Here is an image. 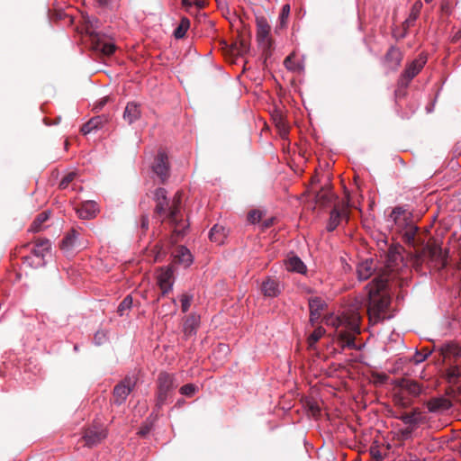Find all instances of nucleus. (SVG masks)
I'll use <instances>...</instances> for the list:
<instances>
[{"instance_id": "nucleus-26", "label": "nucleus", "mask_w": 461, "mask_h": 461, "mask_svg": "<svg viewBox=\"0 0 461 461\" xmlns=\"http://www.w3.org/2000/svg\"><path fill=\"white\" fill-rule=\"evenodd\" d=\"M395 417L401 420L404 424L415 427L420 421L421 412L418 408H416L411 412H404L400 416Z\"/></svg>"}, {"instance_id": "nucleus-59", "label": "nucleus", "mask_w": 461, "mask_h": 461, "mask_svg": "<svg viewBox=\"0 0 461 461\" xmlns=\"http://www.w3.org/2000/svg\"><path fill=\"white\" fill-rule=\"evenodd\" d=\"M220 348L224 351L228 350V348L225 345H220Z\"/></svg>"}, {"instance_id": "nucleus-51", "label": "nucleus", "mask_w": 461, "mask_h": 461, "mask_svg": "<svg viewBox=\"0 0 461 461\" xmlns=\"http://www.w3.org/2000/svg\"><path fill=\"white\" fill-rule=\"evenodd\" d=\"M107 101H108V98L104 97L96 104V105L95 106V109L101 110L106 104Z\"/></svg>"}, {"instance_id": "nucleus-57", "label": "nucleus", "mask_w": 461, "mask_h": 461, "mask_svg": "<svg viewBox=\"0 0 461 461\" xmlns=\"http://www.w3.org/2000/svg\"><path fill=\"white\" fill-rule=\"evenodd\" d=\"M96 1L99 4V5H101V6H105L109 3V0H96Z\"/></svg>"}, {"instance_id": "nucleus-21", "label": "nucleus", "mask_w": 461, "mask_h": 461, "mask_svg": "<svg viewBox=\"0 0 461 461\" xmlns=\"http://www.w3.org/2000/svg\"><path fill=\"white\" fill-rule=\"evenodd\" d=\"M107 122V118L104 115H98L91 118L87 122L82 125L80 131L82 134L86 135L95 130L102 128V126Z\"/></svg>"}, {"instance_id": "nucleus-56", "label": "nucleus", "mask_w": 461, "mask_h": 461, "mask_svg": "<svg viewBox=\"0 0 461 461\" xmlns=\"http://www.w3.org/2000/svg\"><path fill=\"white\" fill-rule=\"evenodd\" d=\"M441 9H442L443 12L448 13L449 12L448 3H443L442 5H441Z\"/></svg>"}, {"instance_id": "nucleus-24", "label": "nucleus", "mask_w": 461, "mask_h": 461, "mask_svg": "<svg viewBox=\"0 0 461 461\" xmlns=\"http://www.w3.org/2000/svg\"><path fill=\"white\" fill-rule=\"evenodd\" d=\"M451 406V402L445 397L433 398L427 402V407L431 412L446 411L448 410Z\"/></svg>"}, {"instance_id": "nucleus-12", "label": "nucleus", "mask_w": 461, "mask_h": 461, "mask_svg": "<svg viewBox=\"0 0 461 461\" xmlns=\"http://www.w3.org/2000/svg\"><path fill=\"white\" fill-rule=\"evenodd\" d=\"M327 307L324 300L321 297H312L309 299L310 322L312 326L319 322V320Z\"/></svg>"}, {"instance_id": "nucleus-14", "label": "nucleus", "mask_w": 461, "mask_h": 461, "mask_svg": "<svg viewBox=\"0 0 461 461\" xmlns=\"http://www.w3.org/2000/svg\"><path fill=\"white\" fill-rule=\"evenodd\" d=\"M98 212V205L94 201L83 202L78 208L77 213L79 218L84 220H90L96 216Z\"/></svg>"}, {"instance_id": "nucleus-34", "label": "nucleus", "mask_w": 461, "mask_h": 461, "mask_svg": "<svg viewBox=\"0 0 461 461\" xmlns=\"http://www.w3.org/2000/svg\"><path fill=\"white\" fill-rule=\"evenodd\" d=\"M461 375L459 368L456 366H449L445 372V378L449 384H456Z\"/></svg>"}, {"instance_id": "nucleus-35", "label": "nucleus", "mask_w": 461, "mask_h": 461, "mask_svg": "<svg viewBox=\"0 0 461 461\" xmlns=\"http://www.w3.org/2000/svg\"><path fill=\"white\" fill-rule=\"evenodd\" d=\"M325 333V330L319 326L317 327L312 333L308 337L307 342L308 347L310 349L315 348V344L319 341V339L323 336Z\"/></svg>"}, {"instance_id": "nucleus-38", "label": "nucleus", "mask_w": 461, "mask_h": 461, "mask_svg": "<svg viewBox=\"0 0 461 461\" xmlns=\"http://www.w3.org/2000/svg\"><path fill=\"white\" fill-rule=\"evenodd\" d=\"M429 254L431 258H439L442 263V267L446 266V258L445 256L442 254V249L440 247L438 246H430L429 248Z\"/></svg>"}, {"instance_id": "nucleus-62", "label": "nucleus", "mask_w": 461, "mask_h": 461, "mask_svg": "<svg viewBox=\"0 0 461 461\" xmlns=\"http://www.w3.org/2000/svg\"><path fill=\"white\" fill-rule=\"evenodd\" d=\"M432 0H425V2L427 3H430Z\"/></svg>"}, {"instance_id": "nucleus-18", "label": "nucleus", "mask_w": 461, "mask_h": 461, "mask_svg": "<svg viewBox=\"0 0 461 461\" xmlns=\"http://www.w3.org/2000/svg\"><path fill=\"white\" fill-rule=\"evenodd\" d=\"M249 50V38L243 34H239L237 39L230 45V52L232 55L243 56Z\"/></svg>"}, {"instance_id": "nucleus-39", "label": "nucleus", "mask_w": 461, "mask_h": 461, "mask_svg": "<svg viewBox=\"0 0 461 461\" xmlns=\"http://www.w3.org/2000/svg\"><path fill=\"white\" fill-rule=\"evenodd\" d=\"M132 305V297L131 295H127L119 304L117 312L122 316L125 312L130 310Z\"/></svg>"}, {"instance_id": "nucleus-9", "label": "nucleus", "mask_w": 461, "mask_h": 461, "mask_svg": "<svg viewBox=\"0 0 461 461\" xmlns=\"http://www.w3.org/2000/svg\"><path fill=\"white\" fill-rule=\"evenodd\" d=\"M152 171L160 178L164 183L169 176L168 158L166 153L159 152L156 157L152 165Z\"/></svg>"}, {"instance_id": "nucleus-2", "label": "nucleus", "mask_w": 461, "mask_h": 461, "mask_svg": "<svg viewBox=\"0 0 461 461\" xmlns=\"http://www.w3.org/2000/svg\"><path fill=\"white\" fill-rule=\"evenodd\" d=\"M183 191L178 190L172 198H168L167 190L162 187L157 188L154 192V217L161 223L169 225L172 230L169 241L172 244L181 240L189 228V223L183 214Z\"/></svg>"}, {"instance_id": "nucleus-30", "label": "nucleus", "mask_w": 461, "mask_h": 461, "mask_svg": "<svg viewBox=\"0 0 461 461\" xmlns=\"http://www.w3.org/2000/svg\"><path fill=\"white\" fill-rule=\"evenodd\" d=\"M226 238L225 228L221 225L215 224L209 232V239L211 241L217 244H221Z\"/></svg>"}, {"instance_id": "nucleus-13", "label": "nucleus", "mask_w": 461, "mask_h": 461, "mask_svg": "<svg viewBox=\"0 0 461 461\" xmlns=\"http://www.w3.org/2000/svg\"><path fill=\"white\" fill-rule=\"evenodd\" d=\"M200 326V316L196 313H190L183 321V333L185 339L194 336Z\"/></svg>"}, {"instance_id": "nucleus-48", "label": "nucleus", "mask_w": 461, "mask_h": 461, "mask_svg": "<svg viewBox=\"0 0 461 461\" xmlns=\"http://www.w3.org/2000/svg\"><path fill=\"white\" fill-rule=\"evenodd\" d=\"M151 429H152L151 423H145L140 427L138 434L141 437H145L150 432Z\"/></svg>"}, {"instance_id": "nucleus-40", "label": "nucleus", "mask_w": 461, "mask_h": 461, "mask_svg": "<svg viewBox=\"0 0 461 461\" xmlns=\"http://www.w3.org/2000/svg\"><path fill=\"white\" fill-rule=\"evenodd\" d=\"M294 54L292 53L289 56H287L284 60L285 67L290 70V71H298L300 69V65L296 64L294 61Z\"/></svg>"}, {"instance_id": "nucleus-20", "label": "nucleus", "mask_w": 461, "mask_h": 461, "mask_svg": "<svg viewBox=\"0 0 461 461\" xmlns=\"http://www.w3.org/2000/svg\"><path fill=\"white\" fill-rule=\"evenodd\" d=\"M376 270L373 259H366L357 266V276L359 280H366L371 277Z\"/></svg>"}, {"instance_id": "nucleus-27", "label": "nucleus", "mask_w": 461, "mask_h": 461, "mask_svg": "<svg viewBox=\"0 0 461 461\" xmlns=\"http://www.w3.org/2000/svg\"><path fill=\"white\" fill-rule=\"evenodd\" d=\"M51 248L50 241L48 239H37L34 242V246L32 252L34 256L43 258Z\"/></svg>"}, {"instance_id": "nucleus-46", "label": "nucleus", "mask_w": 461, "mask_h": 461, "mask_svg": "<svg viewBox=\"0 0 461 461\" xmlns=\"http://www.w3.org/2000/svg\"><path fill=\"white\" fill-rule=\"evenodd\" d=\"M262 218V212L258 210H252L248 214V221L251 223L258 222Z\"/></svg>"}, {"instance_id": "nucleus-16", "label": "nucleus", "mask_w": 461, "mask_h": 461, "mask_svg": "<svg viewBox=\"0 0 461 461\" xmlns=\"http://www.w3.org/2000/svg\"><path fill=\"white\" fill-rule=\"evenodd\" d=\"M402 237L404 241L413 247L423 244L424 240L420 237L419 228L412 224H409L405 227Z\"/></svg>"}, {"instance_id": "nucleus-52", "label": "nucleus", "mask_w": 461, "mask_h": 461, "mask_svg": "<svg viewBox=\"0 0 461 461\" xmlns=\"http://www.w3.org/2000/svg\"><path fill=\"white\" fill-rule=\"evenodd\" d=\"M193 3L200 9L204 8L206 5L205 0H193Z\"/></svg>"}, {"instance_id": "nucleus-23", "label": "nucleus", "mask_w": 461, "mask_h": 461, "mask_svg": "<svg viewBox=\"0 0 461 461\" xmlns=\"http://www.w3.org/2000/svg\"><path fill=\"white\" fill-rule=\"evenodd\" d=\"M140 105L136 103H128L123 112V120L128 124H132L134 122L140 118Z\"/></svg>"}, {"instance_id": "nucleus-32", "label": "nucleus", "mask_w": 461, "mask_h": 461, "mask_svg": "<svg viewBox=\"0 0 461 461\" xmlns=\"http://www.w3.org/2000/svg\"><path fill=\"white\" fill-rule=\"evenodd\" d=\"M50 212H41L32 222L30 230L32 232H39L42 230V224L49 219Z\"/></svg>"}, {"instance_id": "nucleus-43", "label": "nucleus", "mask_w": 461, "mask_h": 461, "mask_svg": "<svg viewBox=\"0 0 461 461\" xmlns=\"http://www.w3.org/2000/svg\"><path fill=\"white\" fill-rule=\"evenodd\" d=\"M430 353L431 352L427 349H423L422 351H416L415 355L413 356V362L415 364H420L423 362L428 358Z\"/></svg>"}, {"instance_id": "nucleus-15", "label": "nucleus", "mask_w": 461, "mask_h": 461, "mask_svg": "<svg viewBox=\"0 0 461 461\" xmlns=\"http://www.w3.org/2000/svg\"><path fill=\"white\" fill-rule=\"evenodd\" d=\"M91 41L93 49L96 51H100L104 55L110 56L115 50L114 44L104 41L100 35L91 34Z\"/></svg>"}, {"instance_id": "nucleus-10", "label": "nucleus", "mask_w": 461, "mask_h": 461, "mask_svg": "<svg viewBox=\"0 0 461 461\" xmlns=\"http://www.w3.org/2000/svg\"><path fill=\"white\" fill-rule=\"evenodd\" d=\"M158 285L165 295L172 290L174 283V273L171 267H161L157 276Z\"/></svg>"}, {"instance_id": "nucleus-25", "label": "nucleus", "mask_w": 461, "mask_h": 461, "mask_svg": "<svg viewBox=\"0 0 461 461\" xmlns=\"http://www.w3.org/2000/svg\"><path fill=\"white\" fill-rule=\"evenodd\" d=\"M77 235L78 232L75 229H72L67 235L63 238L60 243V249L64 251H69L76 247H79L80 244H77Z\"/></svg>"}, {"instance_id": "nucleus-37", "label": "nucleus", "mask_w": 461, "mask_h": 461, "mask_svg": "<svg viewBox=\"0 0 461 461\" xmlns=\"http://www.w3.org/2000/svg\"><path fill=\"white\" fill-rule=\"evenodd\" d=\"M393 401L396 407L402 409H406L411 404V402L406 399L401 393H394Z\"/></svg>"}, {"instance_id": "nucleus-17", "label": "nucleus", "mask_w": 461, "mask_h": 461, "mask_svg": "<svg viewBox=\"0 0 461 461\" xmlns=\"http://www.w3.org/2000/svg\"><path fill=\"white\" fill-rule=\"evenodd\" d=\"M260 290L267 297H276L281 293V285L276 279L267 277L263 281Z\"/></svg>"}, {"instance_id": "nucleus-33", "label": "nucleus", "mask_w": 461, "mask_h": 461, "mask_svg": "<svg viewBox=\"0 0 461 461\" xmlns=\"http://www.w3.org/2000/svg\"><path fill=\"white\" fill-rule=\"evenodd\" d=\"M333 198V194L330 189L322 188L320 192H318L315 195V201L318 204L321 206H325L331 202Z\"/></svg>"}, {"instance_id": "nucleus-19", "label": "nucleus", "mask_w": 461, "mask_h": 461, "mask_svg": "<svg viewBox=\"0 0 461 461\" xmlns=\"http://www.w3.org/2000/svg\"><path fill=\"white\" fill-rule=\"evenodd\" d=\"M395 384L414 397L419 396L421 393V385L413 380L401 378L395 382Z\"/></svg>"}, {"instance_id": "nucleus-55", "label": "nucleus", "mask_w": 461, "mask_h": 461, "mask_svg": "<svg viewBox=\"0 0 461 461\" xmlns=\"http://www.w3.org/2000/svg\"><path fill=\"white\" fill-rule=\"evenodd\" d=\"M182 4H183V5H184L185 7H186V8H187V7L192 6V5H193L194 3H193V0H183V1H182Z\"/></svg>"}, {"instance_id": "nucleus-3", "label": "nucleus", "mask_w": 461, "mask_h": 461, "mask_svg": "<svg viewBox=\"0 0 461 461\" xmlns=\"http://www.w3.org/2000/svg\"><path fill=\"white\" fill-rule=\"evenodd\" d=\"M359 320L360 318L357 313L352 314L350 317L343 315L342 317H338L333 320L332 325L336 328H345V330H340L338 334L339 340L341 342L343 348L347 347L351 349L358 348L355 342V334L360 333Z\"/></svg>"}, {"instance_id": "nucleus-61", "label": "nucleus", "mask_w": 461, "mask_h": 461, "mask_svg": "<svg viewBox=\"0 0 461 461\" xmlns=\"http://www.w3.org/2000/svg\"><path fill=\"white\" fill-rule=\"evenodd\" d=\"M172 303H174L175 306L176 305V302L174 298L172 299Z\"/></svg>"}, {"instance_id": "nucleus-50", "label": "nucleus", "mask_w": 461, "mask_h": 461, "mask_svg": "<svg viewBox=\"0 0 461 461\" xmlns=\"http://www.w3.org/2000/svg\"><path fill=\"white\" fill-rule=\"evenodd\" d=\"M149 225V216L147 214H143L140 218V227L144 232L146 230H148Z\"/></svg>"}, {"instance_id": "nucleus-4", "label": "nucleus", "mask_w": 461, "mask_h": 461, "mask_svg": "<svg viewBox=\"0 0 461 461\" xmlns=\"http://www.w3.org/2000/svg\"><path fill=\"white\" fill-rule=\"evenodd\" d=\"M175 388L174 377L167 373H160L158 377V392L156 398V410H159L166 403L169 393Z\"/></svg>"}, {"instance_id": "nucleus-49", "label": "nucleus", "mask_w": 461, "mask_h": 461, "mask_svg": "<svg viewBox=\"0 0 461 461\" xmlns=\"http://www.w3.org/2000/svg\"><path fill=\"white\" fill-rule=\"evenodd\" d=\"M155 251V261L159 260V258L165 254L163 250V246L160 244H156L154 247Z\"/></svg>"}, {"instance_id": "nucleus-53", "label": "nucleus", "mask_w": 461, "mask_h": 461, "mask_svg": "<svg viewBox=\"0 0 461 461\" xmlns=\"http://www.w3.org/2000/svg\"><path fill=\"white\" fill-rule=\"evenodd\" d=\"M402 212V209L399 207H396L393 210L391 216H394V221H397V215L401 214Z\"/></svg>"}, {"instance_id": "nucleus-29", "label": "nucleus", "mask_w": 461, "mask_h": 461, "mask_svg": "<svg viewBox=\"0 0 461 461\" xmlns=\"http://www.w3.org/2000/svg\"><path fill=\"white\" fill-rule=\"evenodd\" d=\"M286 268L288 271L297 272L303 274L306 270V267L300 258L293 256L285 261Z\"/></svg>"}, {"instance_id": "nucleus-1", "label": "nucleus", "mask_w": 461, "mask_h": 461, "mask_svg": "<svg viewBox=\"0 0 461 461\" xmlns=\"http://www.w3.org/2000/svg\"><path fill=\"white\" fill-rule=\"evenodd\" d=\"M402 261V255L396 248H390L386 254L384 269L375 273L374 279L366 285L368 294L367 314L370 322L378 323L386 318L391 298L387 284L395 275Z\"/></svg>"}, {"instance_id": "nucleus-28", "label": "nucleus", "mask_w": 461, "mask_h": 461, "mask_svg": "<svg viewBox=\"0 0 461 461\" xmlns=\"http://www.w3.org/2000/svg\"><path fill=\"white\" fill-rule=\"evenodd\" d=\"M270 32V25L265 18L257 19V37L259 41L267 39Z\"/></svg>"}, {"instance_id": "nucleus-11", "label": "nucleus", "mask_w": 461, "mask_h": 461, "mask_svg": "<svg viewBox=\"0 0 461 461\" xmlns=\"http://www.w3.org/2000/svg\"><path fill=\"white\" fill-rule=\"evenodd\" d=\"M403 55L401 50L395 46H391L384 58V66L392 70L396 71L401 65Z\"/></svg>"}, {"instance_id": "nucleus-47", "label": "nucleus", "mask_w": 461, "mask_h": 461, "mask_svg": "<svg viewBox=\"0 0 461 461\" xmlns=\"http://www.w3.org/2000/svg\"><path fill=\"white\" fill-rule=\"evenodd\" d=\"M290 14V5H285L282 8L281 14H280V23L281 25L285 24L286 20L288 19Z\"/></svg>"}, {"instance_id": "nucleus-54", "label": "nucleus", "mask_w": 461, "mask_h": 461, "mask_svg": "<svg viewBox=\"0 0 461 461\" xmlns=\"http://www.w3.org/2000/svg\"><path fill=\"white\" fill-rule=\"evenodd\" d=\"M273 221H274V219H273V218L268 219V220H266V221H264V227H265V228H269L270 226H272Z\"/></svg>"}, {"instance_id": "nucleus-45", "label": "nucleus", "mask_w": 461, "mask_h": 461, "mask_svg": "<svg viewBox=\"0 0 461 461\" xmlns=\"http://www.w3.org/2000/svg\"><path fill=\"white\" fill-rule=\"evenodd\" d=\"M76 173L72 172L68 175H66L59 183V188L60 189H66L68 185L75 179Z\"/></svg>"}, {"instance_id": "nucleus-7", "label": "nucleus", "mask_w": 461, "mask_h": 461, "mask_svg": "<svg viewBox=\"0 0 461 461\" xmlns=\"http://www.w3.org/2000/svg\"><path fill=\"white\" fill-rule=\"evenodd\" d=\"M427 59L426 57L420 56L418 59L411 61L402 72L400 84L402 86H407L409 83L415 77L422 69L424 65L426 64Z\"/></svg>"}, {"instance_id": "nucleus-36", "label": "nucleus", "mask_w": 461, "mask_h": 461, "mask_svg": "<svg viewBox=\"0 0 461 461\" xmlns=\"http://www.w3.org/2000/svg\"><path fill=\"white\" fill-rule=\"evenodd\" d=\"M190 26V21L188 18H182L180 24L176 28L174 32V36L176 39H181L185 36Z\"/></svg>"}, {"instance_id": "nucleus-31", "label": "nucleus", "mask_w": 461, "mask_h": 461, "mask_svg": "<svg viewBox=\"0 0 461 461\" xmlns=\"http://www.w3.org/2000/svg\"><path fill=\"white\" fill-rule=\"evenodd\" d=\"M422 8V3L420 0H418L413 5L411 14L409 17L405 20L403 23V29L404 31H407V29L413 25L414 22L417 20L418 16L420 15V10Z\"/></svg>"}, {"instance_id": "nucleus-60", "label": "nucleus", "mask_w": 461, "mask_h": 461, "mask_svg": "<svg viewBox=\"0 0 461 461\" xmlns=\"http://www.w3.org/2000/svg\"><path fill=\"white\" fill-rule=\"evenodd\" d=\"M278 126L285 127V124L282 122H279Z\"/></svg>"}, {"instance_id": "nucleus-6", "label": "nucleus", "mask_w": 461, "mask_h": 461, "mask_svg": "<svg viewBox=\"0 0 461 461\" xmlns=\"http://www.w3.org/2000/svg\"><path fill=\"white\" fill-rule=\"evenodd\" d=\"M136 385L134 378L127 376L117 384L113 392V402L122 405Z\"/></svg>"}, {"instance_id": "nucleus-58", "label": "nucleus", "mask_w": 461, "mask_h": 461, "mask_svg": "<svg viewBox=\"0 0 461 461\" xmlns=\"http://www.w3.org/2000/svg\"><path fill=\"white\" fill-rule=\"evenodd\" d=\"M413 430V427L411 426V428H408L406 429L402 433L405 435V434H410L411 433V431Z\"/></svg>"}, {"instance_id": "nucleus-44", "label": "nucleus", "mask_w": 461, "mask_h": 461, "mask_svg": "<svg viewBox=\"0 0 461 461\" xmlns=\"http://www.w3.org/2000/svg\"><path fill=\"white\" fill-rule=\"evenodd\" d=\"M196 391V386L193 384H187L180 388V393L185 396H192Z\"/></svg>"}, {"instance_id": "nucleus-42", "label": "nucleus", "mask_w": 461, "mask_h": 461, "mask_svg": "<svg viewBox=\"0 0 461 461\" xmlns=\"http://www.w3.org/2000/svg\"><path fill=\"white\" fill-rule=\"evenodd\" d=\"M442 354L444 358L448 357L450 355L458 357L461 355V348L456 346H447L445 349H443Z\"/></svg>"}, {"instance_id": "nucleus-5", "label": "nucleus", "mask_w": 461, "mask_h": 461, "mask_svg": "<svg viewBox=\"0 0 461 461\" xmlns=\"http://www.w3.org/2000/svg\"><path fill=\"white\" fill-rule=\"evenodd\" d=\"M349 217V203L347 201H341L336 204L330 212V216L327 224V230L333 231L340 223L341 220L348 221Z\"/></svg>"}, {"instance_id": "nucleus-22", "label": "nucleus", "mask_w": 461, "mask_h": 461, "mask_svg": "<svg viewBox=\"0 0 461 461\" xmlns=\"http://www.w3.org/2000/svg\"><path fill=\"white\" fill-rule=\"evenodd\" d=\"M174 262L181 264L185 267H189L193 262V257L189 249L184 246L177 247L174 255Z\"/></svg>"}, {"instance_id": "nucleus-8", "label": "nucleus", "mask_w": 461, "mask_h": 461, "mask_svg": "<svg viewBox=\"0 0 461 461\" xmlns=\"http://www.w3.org/2000/svg\"><path fill=\"white\" fill-rule=\"evenodd\" d=\"M106 438V431L102 426H93L86 429L83 435L85 446L92 447Z\"/></svg>"}, {"instance_id": "nucleus-41", "label": "nucleus", "mask_w": 461, "mask_h": 461, "mask_svg": "<svg viewBox=\"0 0 461 461\" xmlns=\"http://www.w3.org/2000/svg\"><path fill=\"white\" fill-rule=\"evenodd\" d=\"M181 309H182V312H186L190 306H191V303H192V301H193V295L192 294H184L182 296H181Z\"/></svg>"}]
</instances>
